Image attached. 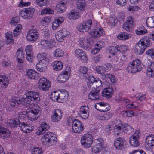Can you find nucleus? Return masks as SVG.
I'll use <instances>...</instances> for the list:
<instances>
[{
  "label": "nucleus",
  "mask_w": 154,
  "mask_h": 154,
  "mask_svg": "<svg viewBox=\"0 0 154 154\" xmlns=\"http://www.w3.org/2000/svg\"><path fill=\"white\" fill-rule=\"evenodd\" d=\"M9 81L8 78L5 75H0V87L6 88L8 85Z\"/></svg>",
  "instance_id": "obj_19"
},
{
  "label": "nucleus",
  "mask_w": 154,
  "mask_h": 154,
  "mask_svg": "<svg viewBox=\"0 0 154 154\" xmlns=\"http://www.w3.org/2000/svg\"><path fill=\"white\" fill-rule=\"evenodd\" d=\"M147 145L150 148L154 146V137L153 135H149L146 138L145 140Z\"/></svg>",
  "instance_id": "obj_34"
},
{
  "label": "nucleus",
  "mask_w": 154,
  "mask_h": 154,
  "mask_svg": "<svg viewBox=\"0 0 154 154\" xmlns=\"http://www.w3.org/2000/svg\"><path fill=\"white\" fill-rule=\"evenodd\" d=\"M133 17L132 16H130L127 18V20L123 26L124 29L127 31L130 30V27L133 25Z\"/></svg>",
  "instance_id": "obj_20"
},
{
  "label": "nucleus",
  "mask_w": 154,
  "mask_h": 154,
  "mask_svg": "<svg viewBox=\"0 0 154 154\" xmlns=\"http://www.w3.org/2000/svg\"><path fill=\"white\" fill-rule=\"evenodd\" d=\"M20 128L23 131L27 133H29L30 131L33 130V128L31 126L29 125L24 122L21 123Z\"/></svg>",
  "instance_id": "obj_31"
},
{
  "label": "nucleus",
  "mask_w": 154,
  "mask_h": 154,
  "mask_svg": "<svg viewBox=\"0 0 154 154\" xmlns=\"http://www.w3.org/2000/svg\"><path fill=\"white\" fill-rule=\"evenodd\" d=\"M35 12L34 9L32 7L23 8L19 13V15L24 19L32 18Z\"/></svg>",
  "instance_id": "obj_5"
},
{
  "label": "nucleus",
  "mask_w": 154,
  "mask_h": 154,
  "mask_svg": "<svg viewBox=\"0 0 154 154\" xmlns=\"http://www.w3.org/2000/svg\"><path fill=\"white\" fill-rule=\"evenodd\" d=\"M85 52L82 50L78 49L75 51V56L77 57L80 58L83 54H85Z\"/></svg>",
  "instance_id": "obj_52"
},
{
  "label": "nucleus",
  "mask_w": 154,
  "mask_h": 154,
  "mask_svg": "<svg viewBox=\"0 0 154 154\" xmlns=\"http://www.w3.org/2000/svg\"><path fill=\"white\" fill-rule=\"evenodd\" d=\"M21 99L19 100H17L15 99H12L11 101V102L10 105L11 107H14L15 106L16 104H22L21 101H20Z\"/></svg>",
  "instance_id": "obj_60"
},
{
  "label": "nucleus",
  "mask_w": 154,
  "mask_h": 154,
  "mask_svg": "<svg viewBox=\"0 0 154 154\" xmlns=\"http://www.w3.org/2000/svg\"><path fill=\"white\" fill-rule=\"evenodd\" d=\"M97 104L100 106V109H97L96 108V106H95L96 109L97 110H100L101 112L107 111L110 109V107L109 104L105 103L104 102L99 103H97Z\"/></svg>",
  "instance_id": "obj_27"
},
{
  "label": "nucleus",
  "mask_w": 154,
  "mask_h": 154,
  "mask_svg": "<svg viewBox=\"0 0 154 154\" xmlns=\"http://www.w3.org/2000/svg\"><path fill=\"white\" fill-rule=\"evenodd\" d=\"M54 13L53 10L49 8L44 9L41 12V14H52Z\"/></svg>",
  "instance_id": "obj_49"
},
{
  "label": "nucleus",
  "mask_w": 154,
  "mask_h": 154,
  "mask_svg": "<svg viewBox=\"0 0 154 154\" xmlns=\"http://www.w3.org/2000/svg\"><path fill=\"white\" fill-rule=\"evenodd\" d=\"M86 3L85 1H77L76 3L77 8L80 10H82L85 8Z\"/></svg>",
  "instance_id": "obj_43"
},
{
  "label": "nucleus",
  "mask_w": 154,
  "mask_h": 154,
  "mask_svg": "<svg viewBox=\"0 0 154 154\" xmlns=\"http://www.w3.org/2000/svg\"><path fill=\"white\" fill-rule=\"evenodd\" d=\"M53 69L56 71L61 70L63 66L62 63L59 61H55L51 64Z\"/></svg>",
  "instance_id": "obj_33"
},
{
  "label": "nucleus",
  "mask_w": 154,
  "mask_h": 154,
  "mask_svg": "<svg viewBox=\"0 0 154 154\" xmlns=\"http://www.w3.org/2000/svg\"><path fill=\"white\" fill-rule=\"evenodd\" d=\"M68 96L69 95L66 91L63 92H59V98L61 101L66 102L68 99Z\"/></svg>",
  "instance_id": "obj_37"
},
{
  "label": "nucleus",
  "mask_w": 154,
  "mask_h": 154,
  "mask_svg": "<svg viewBox=\"0 0 154 154\" xmlns=\"http://www.w3.org/2000/svg\"><path fill=\"white\" fill-rule=\"evenodd\" d=\"M61 111L59 109L55 110L51 118L52 121L54 122H57L60 121L63 116Z\"/></svg>",
  "instance_id": "obj_15"
},
{
  "label": "nucleus",
  "mask_w": 154,
  "mask_h": 154,
  "mask_svg": "<svg viewBox=\"0 0 154 154\" xmlns=\"http://www.w3.org/2000/svg\"><path fill=\"white\" fill-rule=\"evenodd\" d=\"M67 17L71 20H75L80 17L79 13L72 10L67 15Z\"/></svg>",
  "instance_id": "obj_30"
},
{
  "label": "nucleus",
  "mask_w": 154,
  "mask_h": 154,
  "mask_svg": "<svg viewBox=\"0 0 154 154\" xmlns=\"http://www.w3.org/2000/svg\"><path fill=\"white\" fill-rule=\"evenodd\" d=\"M10 132L7 128L0 127V137L3 139L10 136Z\"/></svg>",
  "instance_id": "obj_23"
},
{
  "label": "nucleus",
  "mask_w": 154,
  "mask_h": 154,
  "mask_svg": "<svg viewBox=\"0 0 154 154\" xmlns=\"http://www.w3.org/2000/svg\"><path fill=\"white\" fill-rule=\"evenodd\" d=\"M11 123L13 124L14 127H17L21 125V124L20 123L19 119L17 118L14 119L13 120L11 121Z\"/></svg>",
  "instance_id": "obj_56"
},
{
  "label": "nucleus",
  "mask_w": 154,
  "mask_h": 154,
  "mask_svg": "<svg viewBox=\"0 0 154 154\" xmlns=\"http://www.w3.org/2000/svg\"><path fill=\"white\" fill-rule=\"evenodd\" d=\"M88 107L87 106H82L80 109V111L78 112L79 116L82 119H86L89 116L88 112Z\"/></svg>",
  "instance_id": "obj_11"
},
{
  "label": "nucleus",
  "mask_w": 154,
  "mask_h": 154,
  "mask_svg": "<svg viewBox=\"0 0 154 154\" xmlns=\"http://www.w3.org/2000/svg\"><path fill=\"white\" fill-rule=\"evenodd\" d=\"M131 37V35L125 32H121L117 36V38L121 40H125Z\"/></svg>",
  "instance_id": "obj_38"
},
{
  "label": "nucleus",
  "mask_w": 154,
  "mask_h": 154,
  "mask_svg": "<svg viewBox=\"0 0 154 154\" xmlns=\"http://www.w3.org/2000/svg\"><path fill=\"white\" fill-rule=\"evenodd\" d=\"M53 41L51 40L50 41L46 40H41L40 42L41 45L42 46L47 47L48 49H51L53 48Z\"/></svg>",
  "instance_id": "obj_32"
},
{
  "label": "nucleus",
  "mask_w": 154,
  "mask_h": 154,
  "mask_svg": "<svg viewBox=\"0 0 154 154\" xmlns=\"http://www.w3.org/2000/svg\"><path fill=\"white\" fill-rule=\"evenodd\" d=\"M125 142V140L124 139L119 137L114 140V144L116 149L121 150L124 148V144Z\"/></svg>",
  "instance_id": "obj_13"
},
{
  "label": "nucleus",
  "mask_w": 154,
  "mask_h": 154,
  "mask_svg": "<svg viewBox=\"0 0 154 154\" xmlns=\"http://www.w3.org/2000/svg\"><path fill=\"white\" fill-rule=\"evenodd\" d=\"M146 24L149 27L154 28V17H148L146 21Z\"/></svg>",
  "instance_id": "obj_41"
},
{
  "label": "nucleus",
  "mask_w": 154,
  "mask_h": 154,
  "mask_svg": "<svg viewBox=\"0 0 154 154\" xmlns=\"http://www.w3.org/2000/svg\"><path fill=\"white\" fill-rule=\"evenodd\" d=\"M67 3L66 0H61L56 7V10L59 13H62L65 11V5Z\"/></svg>",
  "instance_id": "obj_17"
},
{
  "label": "nucleus",
  "mask_w": 154,
  "mask_h": 154,
  "mask_svg": "<svg viewBox=\"0 0 154 154\" xmlns=\"http://www.w3.org/2000/svg\"><path fill=\"white\" fill-rule=\"evenodd\" d=\"M40 127L41 128L37 132V134L39 135H42L50 128L49 126L47 125L45 122H42L41 124Z\"/></svg>",
  "instance_id": "obj_22"
},
{
  "label": "nucleus",
  "mask_w": 154,
  "mask_h": 154,
  "mask_svg": "<svg viewBox=\"0 0 154 154\" xmlns=\"http://www.w3.org/2000/svg\"><path fill=\"white\" fill-rule=\"evenodd\" d=\"M140 41L141 42L145 45L146 48L149 47L150 45V41L146 37L142 39H141Z\"/></svg>",
  "instance_id": "obj_54"
},
{
  "label": "nucleus",
  "mask_w": 154,
  "mask_h": 154,
  "mask_svg": "<svg viewBox=\"0 0 154 154\" xmlns=\"http://www.w3.org/2000/svg\"><path fill=\"white\" fill-rule=\"evenodd\" d=\"M90 38L85 36L80 38L79 42L80 45L84 49H86L87 48H90Z\"/></svg>",
  "instance_id": "obj_10"
},
{
  "label": "nucleus",
  "mask_w": 154,
  "mask_h": 154,
  "mask_svg": "<svg viewBox=\"0 0 154 154\" xmlns=\"http://www.w3.org/2000/svg\"><path fill=\"white\" fill-rule=\"evenodd\" d=\"M72 127L73 131L75 133H79L84 130L83 124L77 119L74 120Z\"/></svg>",
  "instance_id": "obj_7"
},
{
  "label": "nucleus",
  "mask_w": 154,
  "mask_h": 154,
  "mask_svg": "<svg viewBox=\"0 0 154 154\" xmlns=\"http://www.w3.org/2000/svg\"><path fill=\"white\" fill-rule=\"evenodd\" d=\"M32 152V154H41L42 153V151L39 148L35 147L33 148Z\"/></svg>",
  "instance_id": "obj_64"
},
{
  "label": "nucleus",
  "mask_w": 154,
  "mask_h": 154,
  "mask_svg": "<svg viewBox=\"0 0 154 154\" xmlns=\"http://www.w3.org/2000/svg\"><path fill=\"white\" fill-rule=\"evenodd\" d=\"M39 88L44 91L48 90L50 87L51 85L49 81H47L45 78H42L39 80Z\"/></svg>",
  "instance_id": "obj_8"
},
{
  "label": "nucleus",
  "mask_w": 154,
  "mask_h": 154,
  "mask_svg": "<svg viewBox=\"0 0 154 154\" xmlns=\"http://www.w3.org/2000/svg\"><path fill=\"white\" fill-rule=\"evenodd\" d=\"M92 24L91 19L86 20L79 24L77 26V29L79 32H86L91 29Z\"/></svg>",
  "instance_id": "obj_3"
},
{
  "label": "nucleus",
  "mask_w": 154,
  "mask_h": 154,
  "mask_svg": "<svg viewBox=\"0 0 154 154\" xmlns=\"http://www.w3.org/2000/svg\"><path fill=\"white\" fill-rule=\"evenodd\" d=\"M57 142V138L55 136V134H54V135L51 136V137L49 141H48L47 143H49L51 145H52L55 144Z\"/></svg>",
  "instance_id": "obj_55"
},
{
  "label": "nucleus",
  "mask_w": 154,
  "mask_h": 154,
  "mask_svg": "<svg viewBox=\"0 0 154 154\" xmlns=\"http://www.w3.org/2000/svg\"><path fill=\"white\" fill-rule=\"evenodd\" d=\"M103 148V146L96 144L94 146L92 147V151L95 153H98L102 150Z\"/></svg>",
  "instance_id": "obj_47"
},
{
  "label": "nucleus",
  "mask_w": 154,
  "mask_h": 154,
  "mask_svg": "<svg viewBox=\"0 0 154 154\" xmlns=\"http://www.w3.org/2000/svg\"><path fill=\"white\" fill-rule=\"evenodd\" d=\"M141 69V62L139 59L133 60L131 63L129 64L127 67L128 72L130 73L140 71Z\"/></svg>",
  "instance_id": "obj_2"
},
{
  "label": "nucleus",
  "mask_w": 154,
  "mask_h": 154,
  "mask_svg": "<svg viewBox=\"0 0 154 154\" xmlns=\"http://www.w3.org/2000/svg\"><path fill=\"white\" fill-rule=\"evenodd\" d=\"M100 89L99 88L96 89L95 90H93L90 92L88 95L89 99L92 100H96L98 99L100 97L99 92Z\"/></svg>",
  "instance_id": "obj_14"
},
{
  "label": "nucleus",
  "mask_w": 154,
  "mask_h": 154,
  "mask_svg": "<svg viewBox=\"0 0 154 154\" xmlns=\"http://www.w3.org/2000/svg\"><path fill=\"white\" fill-rule=\"evenodd\" d=\"M129 143L130 145L134 147H137L139 145V142L138 140L130 138Z\"/></svg>",
  "instance_id": "obj_44"
},
{
  "label": "nucleus",
  "mask_w": 154,
  "mask_h": 154,
  "mask_svg": "<svg viewBox=\"0 0 154 154\" xmlns=\"http://www.w3.org/2000/svg\"><path fill=\"white\" fill-rule=\"evenodd\" d=\"M6 38L7 44H10L13 41L12 35L11 32H8L6 34Z\"/></svg>",
  "instance_id": "obj_46"
},
{
  "label": "nucleus",
  "mask_w": 154,
  "mask_h": 154,
  "mask_svg": "<svg viewBox=\"0 0 154 154\" xmlns=\"http://www.w3.org/2000/svg\"><path fill=\"white\" fill-rule=\"evenodd\" d=\"M146 74V75L149 77H154V70L149 67L147 68Z\"/></svg>",
  "instance_id": "obj_51"
},
{
  "label": "nucleus",
  "mask_w": 154,
  "mask_h": 154,
  "mask_svg": "<svg viewBox=\"0 0 154 154\" xmlns=\"http://www.w3.org/2000/svg\"><path fill=\"white\" fill-rule=\"evenodd\" d=\"M93 140V137L91 134H86L81 137V143L84 147L89 148L91 146Z\"/></svg>",
  "instance_id": "obj_4"
},
{
  "label": "nucleus",
  "mask_w": 154,
  "mask_h": 154,
  "mask_svg": "<svg viewBox=\"0 0 154 154\" xmlns=\"http://www.w3.org/2000/svg\"><path fill=\"white\" fill-rule=\"evenodd\" d=\"M20 21V18L18 17H13L10 21V23L11 25H16Z\"/></svg>",
  "instance_id": "obj_61"
},
{
  "label": "nucleus",
  "mask_w": 154,
  "mask_h": 154,
  "mask_svg": "<svg viewBox=\"0 0 154 154\" xmlns=\"http://www.w3.org/2000/svg\"><path fill=\"white\" fill-rule=\"evenodd\" d=\"M140 41L136 45V49L137 54H142L144 52L146 47Z\"/></svg>",
  "instance_id": "obj_25"
},
{
  "label": "nucleus",
  "mask_w": 154,
  "mask_h": 154,
  "mask_svg": "<svg viewBox=\"0 0 154 154\" xmlns=\"http://www.w3.org/2000/svg\"><path fill=\"white\" fill-rule=\"evenodd\" d=\"M115 122L114 121L110 122L106 127V130L109 134L110 133V131H111L113 128H114L115 126Z\"/></svg>",
  "instance_id": "obj_45"
},
{
  "label": "nucleus",
  "mask_w": 154,
  "mask_h": 154,
  "mask_svg": "<svg viewBox=\"0 0 154 154\" xmlns=\"http://www.w3.org/2000/svg\"><path fill=\"white\" fill-rule=\"evenodd\" d=\"M23 97L21 99L22 104L28 106L29 107L26 111V113L28 116L30 117L31 119L34 120L37 119L39 116V112L40 111V108L37 104H35L32 102L38 103L40 100V98L37 92L30 91L27 92Z\"/></svg>",
  "instance_id": "obj_1"
},
{
  "label": "nucleus",
  "mask_w": 154,
  "mask_h": 154,
  "mask_svg": "<svg viewBox=\"0 0 154 154\" xmlns=\"http://www.w3.org/2000/svg\"><path fill=\"white\" fill-rule=\"evenodd\" d=\"M38 32L36 28L31 29L28 31L26 36V39L29 41L34 42L38 38Z\"/></svg>",
  "instance_id": "obj_6"
},
{
  "label": "nucleus",
  "mask_w": 154,
  "mask_h": 154,
  "mask_svg": "<svg viewBox=\"0 0 154 154\" xmlns=\"http://www.w3.org/2000/svg\"><path fill=\"white\" fill-rule=\"evenodd\" d=\"M140 133L138 131H137L134 133L133 135L131 136L130 138H134L139 140V139L140 138Z\"/></svg>",
  "instance_id": "obj_63"
},
{
  "label": "nucleus",
  "mask_w": 154,
  "mask_h": 154,
  "mask_svg": "<svg viewBox=\"0 0 154 154\" xmlns=\"http://www.w3.org/2000/svg\"><path fill=\"white\" fill-rule=\"evenodd\" d=\"M54 55L56 57H60L63 56V51L60 49H57L54 51Z\"/></svg>",
  "instance_id": "obj_50"
},
{
  "label": "nucleus",
  "mask_w": 154,
  "mask_h": 154,
  "mask_svg": "<svg viewBox=\"0 0 154 154\" xmlns=\"http://www.w3.org/2000/svg\"><path fill=\"white\" fill-rule=\"evenodd\" d=\"M96 79L93 76L90 75L88 77V83L87 85L88 88H91V87L95 88V87L93 86L95 82Z\"/></svg>",
  "instance_id": "obj_35"
},
{
  "label": "nucleus",
  "mask_w": 154,
  "mask_h": 154,
  "mask_svg": "<svg viewBox=\"0 0 154 154\" xmlns=\"http://www.w3.org/2000/svg\"><path fill=\"white\" fill-rule=\"evenodd\" d=\"M68 71H65L62 74H60L58 78V81L59 83H63L66 81L69 78V74L70 73V67L67 68Z\"/></svg>",
  "instance_id": "obj_9"
},
{
  "label": "nucleus",
  "mask_w": 154,
  "mask_h": 154,
  "mask_svg": "<svg viewBox=\"0 0 154 154\" xmlns=\"http://www.w3.org/2000/svg\"><path fill=\"white\" fill-rule=\"evenodd\" d=\"M54 135V134L51 132H47L42 137L41 140L43 143H47L49 141L52 136Z\"/></svg>",
  "instance_id": "obj_36"
},
{
  "label": "nucleus",
  "mask_w": 154,
  "mask_h": 154,
  "mask_svg": "<svg viewBox=\"0 0 154 154\" xmlns=\"http://www.w3.org/2000/svg\"><path fill=\"white\" fill-rule=\"evenodd\" d=\"M123 129L124 130L123 132L126 133H128L129 134L134 131V129L128 125H124Z\"/></svg>",
  "instance_id": "obj_48"
},
{
  "label": "nucleus",
  "mask_w": 154,
  "mask_h": 154,
  "mask_svg": "<svg viewBox=\"0 0 154 154\" xmlns=\"http://www.w3.org/2000/svg\"><path fill=\"white\" fill-rule=\"evenodd\" d=\"M94 141L96 145H100L103 146L104 145V142L103 138H98L95 139Z\"/></svg>",
  "instance_id": "obj_59"
},
{
  "label": "nucleus",
  "mask_w": 154,
  "mask_h": 154,
  "mask_svg": "<svg viewBox=\"0 0 154 154\" xmlns=\"http://www.w3.org/2000/svg\"><path fill=\"white\" fill-rule=\"evenodd\" d=\"M64 18L62 17H57L54 20L52 23V27L53 29H56L63 21Z\"/></svg>",
  "instance_id": "obj_24"
},
{
  "label": "nucleus",
  "mask_w": 154,
  "mask_h": 154,
  "mask_svg": "<svg viewBox=\"0 0 154 154\" xmlns=\"http://www.w3.org/2000/svg\"><path fill=\"white\" fill-rule=\"evenodd\" d=\"M102 82L100 79L97 78L95 82H94V85H95L97 88V89H99V87L102 86Z\"/></svg>",
  "instance_id": "obj_62"
},
{
  "label": "nucleus",
  "mask_w": 154,
  "mask_h": 154,
  "mask_svg": "<svg viewBox=\"0 0 154 154\" xmlns=\"http://www.w3.org/2000/svg\"><path fill=\"white\" fill-rule=\"evenodd\" d=\"M59 92L55 91L52 92L50 96V98L54 101H58L59 100Z\"/></svg>",
  "instance_id": "obj_39"
},
{
  "label": "nucleus",
  "mask_w": 154,
  "mask_h": 154,
  "mask_svg": "<svg viewBox=\"0 0 154 154\" xmlns=\"http://www.w3.org/2000/svg\"><path fill=\"white\" fill-rule=\"evenodd\" d=\"M47 54L45 53L38 54L37 55V58L39 60V61L44 60L45 62H48L49 60L47 57Z\"/></svg>",
  "instance_id": "obj_40"
},
{
  "label": "nucleus",
  "mask_w": 154,
  "mask_h": 154,
  "mask_svg": "<svg viewBox=\"0 0 154 154\" xmlns=\"http://www.w3.org/2000/svg\"><path fill=\"white\" fill-rule=\"evenodd\" d=\"M48 62H45L44 60L39 61L36 65L37 70L40 72H44L45 70V67Z\"/></svg>",
  "instance_id": "obj_26"
},
{
  "label": "nucleus",
  "mask_w": 154,
  "mask_h": 154,
  "mask_svg": "<svg viewBox=\"0 0 154 154\" xmlns=\"http://www.w3.org/2000/svg\"><path fill=\"white\" fill-rule=\"evenodd\" d=\"M36 4L40 7L47 5L48 3V0H36Z\"/></svg>",
  "instance_id": "obj_58"
},
{
  "label": "nucleus",
  "mask_w": 154,
  "mask_h": 154,
  "mask_svg": "<svg viewBox=\"0 0 154 154\" xmlns=\"http://www.w3.org/2000/svg\"><path fill=\"white\" fill-rule=\"evenodd\" d=\"M26 75L31 79H38V74L35 70L28 69L26 72Z\"/></svg>",
  "instance_id": "obj_21"
},
{
  "label": "nucleus",
  "mask_w": 154,
  "mask_h": 154,
  "mask_svg": "<svg viewBox=\"0 0 154 154\" xmlns=\"http://www.w3.org/2000/svg\"><path fill=\"white\" fill-rule=\"evenodd\" d=\"M103 30L101 28H97L94 30L90 31V35L95 38L99 37L101 36L103 34Z\"/></svg>",
  "instance_id": "obj_16"
},
{
  "label": "nucleus",
  "mask_w": 154,
  "mask_h": 154,
  "mask_svg": "<svg viewBox=\"0 0 154 154\" xmlns=\"http://www.w3.org/2000/svg\"><path fill=\"white\" fill-rule=\"evenodd\" d=\"M116 20L115 17H110L108 20L109 26L111 27H114L116 24Z\"/></svg>",
  "instance_id": "obj_53"
},
{
  "label": "nucleus",
  "mask_w": 154,
  "mask_h": 154,
  "mask_svg": "<svg viewBox=\"0 0 154 154\" xmlns=\"http://www.w3.org/2000/svg\"><path fill=\"white\" fill-rule=\"evenodd\" d=\"M113 90L111 87H109L104 89L102 93V95L107 98H110L113 92Z\"/></svg>",
  "instance_id": "obj_18"
},
{
  "label": "nucleus",
  "mask_w": 154,
  "mask_h": 154,
  "mask_svg": "<svg viewBox=\"0 0 154 154\" xmlns=\"http://www.w3.org/2000/svg\"><path fill=\"white\" fill-rule=\"evenodd\" d=\"M69 34V32L65 29H63L57 32L55 37L56 39L59 41L62 42L63 38Z\"/></svg>",
  "instance_id": "obj_12"
},
{
  "label": "nucleus",
  "mask_w": 154,
  "mask_h": 154,
  "mask_svg": "<svg viewBox=\"0 0 154 154\" xmlns=\"http://www.w3.org/2000/svg\"><path fill=\"white\" fill-rule=\"evenodd\" d=\"M116 50L122 53H124L127 51V47L125 46L121 45H117L115 46Z\"/></svg>",
  "instance_id": "obj_42"
},
{
  "label": "nucleus",
  "mask_w": 154,
  "mask_h": 154,
  "mask_svg": "<svg viewBox=\"0 0 154 154\" xmlns=\"http://www.w3.org/2000/svg\"><path fill=\"white\" fill-rule=\"evenodd\" d=\"M17 61L19 63H22L23 61L24 58V53L23 50L21 49H19L17 50Z\"/></svg>",
  "instance_id": "obj_28"
},
{
  "label": "nucleus",
  "mask_w": 154,
  "mask_h": 154,
  "mask_svg": "<svg viewBox=\"0 0 154 154\" xmlns=\"http://www.w3.org/2000/svg\"><path fill=\"white\" fill-rule=\"evenodd\" d=\"M124 127V125L122 123H120L119 124H115L113 130L115 134L118 135L123 132Z\"/></svg>",
  "instance_id": "obj_29"
},
{
  "label": "nucleus",
  "mask_w": 154,
  "mask_h": 154,
  "mask_svg": "<svg viewBox=\"0 0 154 154\" xmlns=\"http://www.w3.org/2000/svg\"><path fill=\"white\" fill-rule=\"evenodd\" d=\"M135 32L137 35H141L146 33L147 31L146 29H144V27H143L141 30L140 29H138L136 30Z\"/></svg>",
  "instance_id": "obj_57"
}]
</instances>
